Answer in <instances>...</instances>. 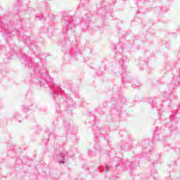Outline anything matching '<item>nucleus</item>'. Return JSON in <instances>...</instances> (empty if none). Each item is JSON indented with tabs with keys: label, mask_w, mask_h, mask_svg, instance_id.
<instances>
[{
	"label": "nucleus",
	"mask_w": 180,
	"mask_h": 180,
	"mask_svg": "<svg viewBox=\"0 0 180 180\" xmlns=\"http://www.w3.org/2000/svg\"><path fill=\"white\" fill-rule=\"evenodd\" d=\"M63 34H68V36H73L75 34V25L72 23V19L68 17H65L63 19Z\"/></svg>",
	"instance_id": "1"
},
{
	"label": "nucleus",
	"mask_w": 180,
	"mask_h": 180,
	"mask_svg": "<svg viewBox=\"0 0 180 180\" xmlns=\"http://www.w3.org/2000/svg\"><path fill=\"white\" fill-rule=\"evenodd\" d=\"M15 34H16V32H8L7 30H5L4 32V37L6 40H8V39H9L11 37V36H15Z\"/></svg>",
	"instance_id": "2"
},
{
	"label": "nucleus",
	"mask_w": 180,
	"mask_h": 180,
	"mask_svg": "<svg viewBox=\"0 0 180 180\" xmlns=\"http://www.w3.org/2000/svg\"><path fill=\"white\" fill-rule=\"evenodd\" d=\"M61 158L62 160L58 161L59 164H65V155L62 153Z\"/></svg>",
	"instance_id": "3"
},
{
	"label": "nucleus",
	"mask_w": 180,
	"mask_h": 180,
	"mask_svg": "<svg viewBox=\"0 0 180 180\" xmlns=\"http://www.w3.org/2000/svg\"><path fill=\"white\" fill-rule=\"evenodd\" d=\"M14 117L16 120L18 122H20V115H19V113L16 112L14 114Z\"/></svg>",
	"instance_id": "4"
},
{
	"label": "nucleus",
	"mask_w": 180,
	"mask_h": 180,
	"mask_svg": "<svg viewBox=\"0 0 180 180\" xmlns=\"http://www.w3.org/2000/svg\"><path fill=\"white\" fill-rule=\"evenodd\" d=\"M44 16L42 14H39L38 15H37V19H38V20H42Z\"/></svg>",
	"instance_id": "5"
},
{
	"label": "nucleus",
	"mask_w": 180,
	"mask_h": 180,
	"mask_svg": "<svg viewBox=\"0 0 180 180\" xmlns=\"http://www.w3.org/2000/svg\"><path fill=\"white\" fill-rule=\"evenodd\" d=\"M97 112H98V113H100V115H103V112H102L101 108H99L98 110H97Z\"/></svg>",
	"instance_id": "6"
},
{
	"label": "nucleus",
	"mask_w": 180,
	"mask_h": 180,
	"mask_svg": "<svg viewBox=\"0 0 180 180\" xmlns=\"http://www.w3.org/2000/svg\"><path fill=\"white\" fill-rule=\"evenodd\" d=\"M132 86L133 88H136V87L139 88V86H140V84L138 83L137 85L133 84Z\"/></svg>",
	"instance_id": "7"
},
{
	"label": "nucleus",
	"mask_w": 180,
	"mask_h": 180,
	"mask_svg": "<svg viewBox=\"0 0 180 180\" xmlns=\"http://www.w3.org/2000/svg\"><path fill=\"white\" fill-rule=\"evenodd\" d=\"M23 41H25V44H27V43H29L30 41V40H29V39H23Z\"/></svg>",
	"instance_id": "8"
},
{
	"label": "nucleus",
	"mask_w": 180,
	"mask_h": 180,
	"mask_svg": "<svg viewBox=\"0 0 180 180\" xmlns=\"http://www.w3.org/2000/svg\"><path fill=\"white\" fill-rule=\"evenodd\" d=\"M152 102H153L152 103L153 106H155L157 105V103L154 100H153Z\"/></svg>",
	"instance_id": "9"
},
{
	"label": "nucleus",
	"mask_w": 180,
	"mask_h": 180,
	"mask_svg": "<svg viewBox=\"0 0 180 180\" xmlns=\"http://www.w3.org/2000/svg\"><path fill=\"white\" fill-rule=\"evenodd\" d=\"M105 172H109V166L105 167Z\"/></svg>",
	"instance_id": "10"
},
{
	"label": "nucleus",
	"mask_w": 180,
	"mask_h": 180,
	"mask_svg": "<svg viewBox=\"0 0 180 180\" xmlns=\"http://www.w3.org/2000/svg\"><path fill=\"white\" fill-rule=\"evenodd\" d=\"M150 150H148V152H147L146 150H144V152L146 153V154H148V153H150Z\"/></svg>",
	"instance_id": "11"
},
{
	"label": "nucleus",
	"mask_w": 180,
	"mask_h": 180,
	"mask_svg": "<svg viewBox=\"0 0 180 180\" xmlns=\"http://www.w3.org/2000/svg\"><path fill=\"white\" fill-rule=\"evenodd\" d=\"M23 58H26V55H25L24 56H22Z\"/></svg>",
	"instance_id": "12"
},
{
	"label": "nucleus",
	"mask_w": 180,
	"mask_h": 180,
	"mask_svg": "<svg viewBox=\"0 0 180 180\" xmlns=\"http://www.w3.org/2000/svg\"><path fill=\"white\" fill-rule=\"evenodd\" d=\"M18 35L19 36V32H18Z\"/></svg>",
	"instance_id": "13"
}]
</instances>
